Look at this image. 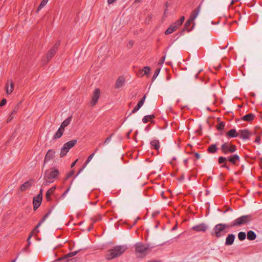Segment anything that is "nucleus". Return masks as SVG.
<instances>
[{"label":"nucleus","instance_id":"obj_45","mask_svg":"<svg viewBox=\"0 0 262 262\" xmlns=\"http://www.w3.org/2000/svg\"><path fill=\"white\" fill-rule=\"evenodd\" d=\"M51 213V211L48 212L47 214L45 215L42 220L40 222H41V224L46 220V219L48 217L49 214Z\"/></svg>","mask_w":262,"mask_h":262},{"label":"nucleus","instance_id":"obj_50","mask_svg":"<svg viewBox=\"0 0 262 262\" xmlns=\"http://www.w3.org/2000/svg\"><path fill=\"white\" fill-rule=\"evenodd\" d=\"M7 103V100L6 99H3L0 103V106H3L5 105Z\"/></svg>","mask_w":262,"mask_h":262},{"label":"nucleus","instance_id":"obj_31","mask_svg":"<svg viewBox=\"0 0 262 262\" xmlns=\"http://www.w3.org/2000/svg\"><path fill=\"white\" fill-rule=\"evenodd\" d=\"M48 0H42L38 7L37 8V11H39L42 8H43L47 4Z\"/></svg>","mask_w":262,"mask_h":262},{"label":"nucleus","instance_id":"obj_55","mask_svg":"<svg viewBox=\"0 0 262 262\" xmlns=\"http://www.w3.org/2000/svg\"><path fill=\"white\" fill-rule=\"evenodd\" d=\"M77 161H78V159H76L75 161H74V162L72 163V164H71V168L75 166V165L76 164V163H77Z\"/></svg>","mask_w":262,"mask_h":262},{"label":"nucleus","instance_id":"obj_57","mask_svg":"<svg viewBox=\"0 0 262 262\" xmlns=\"http://www.w3.org/2000/svg\"><path fill=\"white\" fill-rule=\"evenodd\" d=\"M194 156L197 159H199L200 158V154H199L198 152H195L194 154Z\"/></svg>","mask_w":262,"mask_h":262},{"label":"nucleus","instance_id":"obj_12","mask_svg":"<svg viewBox=\"0 0 262 262\" xmlns=\"http://www.w3.org/2000/svg\"><path fill=\"white\" fill-rule=\"evenodd\" d=\"M14 84L12 80H8L5 85L6 92L7 95L12 94L14 90Z\"/></svg>","mask_w":262,"mask_h":262},{"label":"nucleus","instance_id":"obj_58","mask_svg":"<svg viewBox=\"0 0 262 262\" xmlns=\"http://www.w3.org/2000/svg\"><path fill=\"white\" fill-rule=\"evenodd\" d=\"M168 5V3H166V4H165L166 9H165V11H164V15H166V13L167 11Z\"/></svg>","mask_w":262,"mask_h":262},{"label":"nucleus","instance_id":"obj_47","mask_svg":"<svg viewBox=\"0 0 262 262\" xmlns=\"http://www.w3.org/2000/svg\"><path fill=\"white\" fill-rule=\"evenodd\" d=\"M112 136H113V134H112V135H111L110 137H107V138L105 139V141H104V143H103V144H104V145H105V144H106L108 143L111 141V138H112Z\"/></svg>","mask_w":262,"mask_h":262},{"label":"nucleus","instance_id":"obj_52","mask_svg":"<svg viewBox=\"0 0 262 262\" xmlns=\"http://www.w3.org/2000/svg\"><path fill=\"white\" fill-rule=\"evenodd\" d=\"M13 117H14L13 115H12V114H11V115H10V116L9 117V118L7 119V122H10L12 120Z\"/></svg>","mask_w":262,"mask_h":262},{"label":"nucleus","instance_id":"obj_22","mask_svg":"<svg viewBox=\"0 0 262 262\" xmlns=\"http://www.w3.org/2000/svg\"><path fill=\"white\" fill-rule=\"evenodd\" d=\"M227 136L231 138L237 137L239 136V132L237 133L235 129H231L227 133Z\"/></svg>","mask_w":262,"mask_h":262},{"label":"nucleus","instance_id":"obj_17","mask_svg":"<svg viewBox=\"0 0 262 262\" xmlns=\"http://www.w3.org/2000/svg\"><path fill=\"white\" fill-rule=\"evenodd\" d=\"M179 26H177V25H176V23H174L171 25L170 27L165 31V34L166 35H168L169 34L172 33L174 31H176L177 28H178Z\"/></svg>","mask_w":262,"mask_h":262},{"label":"nucleus","instance_id":"obj_26","mask_svg":"<svg viewBox=\"0 0 262 262\" xmlns=\"http://www.w3.org/2000/svg\"><path fill=\"white\" fill-rule=\"evenodd\" d=\"M31 182L27 181L24 183L20 187V189L21 191H24L29 188L31 186Z\"/></svg>","mask_w":262,"mask_h":262},{"label":"nucleus","instance_id":"obj_32","mask_svg":"<svg viewBox=\"0 0 262 262\" xmlns=\"http://www.w3.org/2000/svg\"><path fill=\"white\" fill-rule=\"evenodd\" d=\"M193 21L191 20L190 19L187 20L185 24L184 30H187L188 31H189L190 29H189V27Z\"/></svg>","mask_w":262,"mask_h":262},{"label":"nucleus","instance_id":"obj_5","mask_svg":"<svg viewBox=\"0 0 262 262\" xmlns=\"http://www.w3.org/2000/svg\"><path fill=\"white\" fill-rule=\"evenodd\" d=\"M77 142V139H74L68 141L64 144L63 147L61 149L60 156V157H63L69 152V150L72 148Z\"/></svg>","mask_w":262,"mask_h":262},{"label":"nucleus","instance_id":"obj_61","mask_svg":"<svg viewBox=\"0 0 262 262\" xmlns=\"http://www.w3.org/2000/svg\"><path fill=\"white\" fill-rule=\"evenodd\" d=\"M222 167H223L226 168H227V169H228V170H229V169H230L229 167L228 166H227V165H226V164H224V165H222Z\"/></svg>","mask_w":262,"mask_h":262},{"label":"nucleus","instance_id":"obj_4","mask_svg":"<svg viewBox=\"0 0 262 262\" xmlns=\"http://www.w3.org/2000/svg\"><path fill=\"white\" fill-rule=\"evenodd\" d=\"M252 220V216L251 215H243L241 217L237 218L234 220L231 223V226H238L244 224L249 223Z\"/></svg>","mask_w":262,"mask_h":262},{"label":"nucleus","instance_id":"obj_56","mask_svg":"<svg viewBox=\"0 0 262 262\" xmlns=\"http://www.w3.org/2000/svg\"><path fill=\"white\" fill-rule=\"evenodd\" d=\"M117 0H107V3L109 5L112 4L114 2H115Z\"/></svg>","mask_w":262,"mask_h":262},{"label":"nucleus","instance_id":"obj_49","mask_svg":"<svg viewBox=\"0 0 262 262\" xmlns=\"http://www.w3.org/2000/svg\"><path fill=\"white\" fill-rule=\"evenodd\" d=\"M34 232L33 231H32L29 235V236L27 239V242H29V244H31V241H30V239L33 234Z\"/></svg>","mask_w":262,"mask_h":262},{"label":"nucleus","instance_id":"obj_21","mask_svg":"<svg viewBox=\"0 0 262 262\" xmlns=\"http://www.w3.org/2000/svg\"><path fill=\"white\" fill-rule=\"evenodd\" d=\"M124 82V78L123 77H119L115 84L116 88L118 89L121 88L123 85Z\"/></svg>","mask_w":262,"mask_h":262},{"label":"nucleus","instance_id":"obj_33","mask_svg":"<svg viewBox=\"0 0 262 262\" xmlns=\"http://www.w3.org/2000/svg\"><path fill=\"white\" fill-rule=\"evenodd\" d=\"M246 235L244 232H240L238 234V238L239 241H244L245 239Z\"/></svg>","mask_w":262,"mask_h":262},{"label":"nucleus","instance_id":"obj_30","mask_svg":"<svg viewBox=\"0 0 262 262\" xmlns=\"http://www.w3.org/2000/svg\"><path fill=\"white\" fill-rule=\"evenodd\" d=\"M43 180L44 181L42 184V187L46 186L49 185L50 184L53 183V181L50 180L49 179H48L47 178H46V177L44 176L43 177Z\"/></svg>","mask_w":262,"mask_h":262},{"label":"nucleus","instance_id":"obj_37","mask_svg":"<svg viewBox=\"0 0 262 262\" xmlns=\"http://www.w3.org/2000/svg\"><path fill=\"white\" fill-rule=\"evenodd\" d=\"M184 20H185V17L183 16L180 18V19L178 20L175 23H176V25H177V26L180 27L183 24Z\"/></svg>","mask_w":262,"mask_h":262},{"label":"nucleus","instance_id":"obj_15","mask_svg":"<svg viewBox=\"0 0 262 262\" xmlns=\"http://www.w3.org/2000/svg\"><path fill=\"white\" fill-rule=\"evenodd\" d=\"M235 239V235L233 234H229L226 238L225 245L230 246L233 244Z\"/></svg>","mask_w":262,"mask_h":262},{"label":"nucleus","instance_id":"obj_18","mask_svg":"<svg viewBox=\"0 0 262 262\" xmlns=\"http://www.w3.org/2000/svg\"><path fill=\"white\" fill-rule=\"evenodd\" d=\"M55 152L54 150L50 149L48 151L47 154L45 156V162H47L52 159L54 155H55Z\"/></svg>","mask_w":262,"mask_h":262},{"label":"nucleus","instance_id":"obj_44","mask_svg":"<svg viewBox=\"0 0 262 262\" xmlns=\"http://www.w3.org/2000/svg\"><path fill=\"white\" fill-rule=\"evenodd\" d=\"M93 221V223L98 222L101 220V217L100 215H98L97 216L93 217L91 219Z\"/></svg>","mask_w":262,"mask_h":262},{"label":"nucleus","instance_id":"obj_46","mask_svg":"<svg viewBox=\"0 0 262 262\" xmlns=\"http://www.w3.org/2000/svg\"><path fill=\"white\" fill-rule=\"evenodd\" d=\"M165 57L166 55H165L164 56L161 58V59L159 61V64L162 65L164 63L165 59Z\"/></svg>","mask_w":262,"mask_h":262},{"label":"nucleus","instance_id":"obj_42","mask_svg":"<svg viewBox=\"0 0 262 262\" xmlns=\"http://www.w3.org/2000/svg\"><path fill=\"white\" fill-rule=\"evenodd\" d=\"M143 71L144 73V75H147L150 73V68L149 67H145L143 69Z\"/></svg>","mask_w":262,"mask_h":262},{"label":"nucleus","instance_id":"obj_40","mask_svg":"<svg viewBox=\"0 0 262 262\" xmlns=\"http://www.w3.org/2000/svg\"><path fill=\"white\" fill-rule=\"evenodd\" d=\"M225 123L221 122L217 125V129L218 130H223L225 127Z\"/></svg>","mask_w":262,"mask_h":262},{"label":"nucleus","instance_id":"obj_3","mask_svg":"<svg viewBox=\"0 0 262 262\" xmlns=\"http://www.w3.org/2000/svg\"><path fill=\"white\" fill-rule=\"evenodd\" d=\"M135 252L138 257H144L147 254L149 246L142 243H137L135 245Z\"/></svg>","mask_w":262,"mask_h":262},{"label":"nucleus","instance_id":"obj_1","mask_svg":"<svg viewBox=\"0 0 262 262\" xmlns=\"http://www.w3.org/2000/svg\"><path fill=\"white\" fill-rule=\"evenodd\" d=\"M127 249L126 245H118L107 251L105 258L107 260H112L120 256Z\"/></svg>","mask_w":262,"mask_h":262},{"label":"nucleus","instance_id":"obj_7","mask_svg":"<svg viewBox=\"0 0 262 262\" xmlns=\"http://www.w3.org/2000/svg\"><path fill=\"white\" fill-rule=\"evenodd\" d=\"M59 173V172L57 169L52 168L50 169L47 170L45 172L44 176L46 178L54 182L55 179L58 176Z\"/></svg>","mask_w":262,"mask_h":262},{"label":"nucleus","instance_id":"obj_64","mask_svg":"<svg viewBox=\"0 0 262 262\" xmlns=\"http://www.w3.org/2000/svg\"><path fill=\"white\" fill-rule=\"evenodd\" d=\"M187 162H188V160L187 159H185L184 160V163H185V165L187 164Z\"/></svg>","mask_w":262,"mask_h":262},{"label":"nucleus","instance_id":"obj_10","mask_svg":"<svg viewBox=\"0 0 262 262\" xmlns=\"http://www.w3.org/2000/svg\"><path fill=\"white\" fill-rule=\"evenodd\" d=\"M100 91L99 89H96L94 90L92 98V100L90 102V104L92 106H94L98 102V100L100 97Z\"/></svg>","mask_w":262,"mask_h":262},{"label":"nucleus","instance_id":"obj_29","mask_svg":"<svg viewBox=\"0 0 262 262\" xmlns=\"http://www.w3.org/2000/svg\"><path fill=\"white\" fill-rule=\"evenodd\" d=\"M154 118H155V116L154 115H147L143 117L142 121L144 123H146L148 121Z\"/></svg>","mask_w":262,"mask_h":262},{"label":"nucleus","instance_id":"obj_48","mask_svg":"<svg viewBox=\"0 0 262 262\" xmlns=\"http://www.w3.org/2000/svg\"><path fill=\"white\" fill-rule=\"evenodd\" d=\"M141 107L140 106H138V105L137 104L135 107L134 108L133 110V111H132V113H135L136 112H137Z\"/></svg>","mask_w":262,"mask_h":262},{"label":"nucleus","instance_id":"obj_39","mask_svg":"<svg viewBox=\"0 0 262 262\" xmlns=\"http://www.w3.org/2000/svg\"><path fill=\"white\" fill-rule=\"evenodd\" d=\"M160 69H157L156 70V71H155L154 74L153 75L152 78V81H154L157 78V77L158 76V75L160 73Z\"/></svg>","mask_w":262,"mask_h":262},{"label":"nucleus","instance_id":"obj_27","mask_svg":"<svg viewBox=\"0 0 262 262\" xmlns=\"http://www.w3.org/2000/svg\"><path fill=\"white\" fill-rule=\"evenodd\" d=\"M150 144L152 147L156 150H158L160 148V143L158 140H155L150 142Z\"/></svg>","mask_w":262,"mask_h":262},{"label":"nucleus","instance_id":"obj_54","mask_svg":"<svg viewBox=\"0 0 262 262\" xmlns=\"http://www.w3.org/2000/svg\"><path fill=\"white\" fill-rule=\"evenodd\" d=\"M85 167H84V165L82 166V167L78 171L77 174H76V176H75L77 177L79 174H80L82 171V170H83V169Z\"/></svg>","mask_w":262,"mask_h":262},{"label":"nucleus","instance_id":"obj_62","mask_svg":"<svg viewBox=\"0 0 262 262\" xmlns=\"http://www.w3.org/2000/svg\"><path fill=\"white\" fill-rule=\"evenodd\" d=\"M70 187H69L68 189L64 192L63 195H66L69 191Z\"/></svg>","mask_w":262,"mask_h":262},{"label":"nucleus","instance_id":"obj_9","mask_svg":"<svg viewBox=\"0 0 262 262\" xmlns=\"http://www.w3.org/2000/svg\"><path fill=\"white\" fill-rule=\"evenodd\" d=\"M43 190L41 189L40 190L39 194L33 198V207L34 209H37L41 204L42 198Z\"/></svg>","mask_w":262,"mask_h":262},{"label":"nucleus","instance_id":"obj_2","mask_svg":"<svg viewBox=\"0 0 262 262\" xmlns=\"http://www.w3.org/2000/svg\"><path fill=\"white\" fill-rule=\"evenodd\" d=\"M232 227L231 224L220 223L216 225L212 230V235L219 238L224 236L228 232V229Z\"/></svg>","mask_w":262,"mask_h":262},{"label":"nucleus","instance_id":"obj_34","mask_svg":"<svg viewBox=\"0 0 262 262\" xmlns=\"http://www.w3.org/2000/svg\"><path fill=\"white\" fill-rule=\"evenodd\" d=\"M257 129H260V132L257 133L258 135L256 136L255 138V142L257 144H259L260 141V135L262 134V129H261L260 128H257Z\"/></svg>","mask_w":262,"mask_h":262},{"label":"nucleus","instance_id":"obj_35","mask_svg":"<svg viewBox=\"0 0 262 262\" xmlns=\"http://www.w3.org/2000/svg\"><path fill=\"white\" fill-rule=\"evenodd\" d=\"M95 155V152L89 156V157L88 158L86 161H85V163L84 164V167H85L87 165V164L91 161V160L93 159Z\"/></svg>","mask_w":262,"mask_h":262},{"label":"nucleus","instance_id":"obj_24","mask_svg":"<svg viewBox=\"0 0 262 262\" xmlns=\"http://www.w3.org/2000/svg\"><path fill=\"white\" fill-rule=\"evenodd\" d=\"M64 132V129H62L61 128L59 127L57 132L55 134V135L53 136L54 139H57L59 138H60L62 135H63V133Z\"/></svg>","mask_w":262,"mask_h":262},{"label":"nucleus","instance_id":"obj_14","mask_svg":"<svg viewBox=\"0 0 262 262\" xmlns=\"http://www.w3.org/2000/svg\"><path fill=\"white\" fill-rule=\"evenodd\" d=\"M227 160L232 163L233 165H237V163L239 161V157L236 155H232L227 157Z\"/></svg>","mask_w":262,"mask_h":262},{"label":"nucleus","instance_id":"obj_41","mask_svg":"<svg viewBox=\"0 0 262 262\" xmlns=\"http://www.w3.org/2000/svg\"><path fill=\"white\" fill-rule=\"evenodd\" d=\"M145 98H146V95H144L143 96V97L138 102V106H140V107H141L142 106V105L144 104Z\"/></svg>","mask_w":262,"mask_h":262},{"label":"nucleus","instance_id":"obj_11","mask_svg":"<svg viewBox=\"0 0 262 262\" xmlns=\"http://www.w3.org/2000/svg\"><path fill=\"white\" fill-rule=\"evenodd\" d=\"M239 135L240 138L243 140L249 139L251 134L247 129H244L239 130Z\"/></svg>","mask_w":262,"mask_h":262},{"label":"nucleus","instance_id":"obj_23","mask_svg":"<svg viewBox=\"0 0 262 262\" xmlns=\"http://www.w3.org/2000/svg\"><path fill=\"white\" fill-rule=\"evenodd\" d=\"M71 120V117L67 118L65 120H64L62 122L60 127L64 130V128L70 123Z\"/></svg>","mask_w":262,"mask_h":262},{"label":"nucleus","instance_id":"obj_25","mask_svg":"<svg viewBox=\"0 0 262 262\" xmlns=\"http://www.w3.org/2000/svg\"><path fill=\"white\" fill-rule=\"evenodd\" d=\"M256 237V235L253 231H249L247 232V238L250 241L254 240Z\"/></svg>","mask_w":262,"mask_h":262},{"label":"nucleus","instance_id":"obj_43","mask_svg":"<svg viewBox=\"0 0 262 262\" xmlns=\"http://www.w3.org/2000/svg\"><path fill=\"white\" fill-rule=\"evenodd\" d=\"M41 224V222H39L37 224V225L35 226V227L33 229L32 231L34 233H38L39 232V230L38 229V228L40 226Z\"/></svg>","mask_w":262,"mask_h":262},{"label":"nucleus","instance_id":"obj_53","mask_svg":"<svg viewBox=\"0 0 262 262\" xmlns=\"http://www.w3.org/2000/svg\"><path fill=\"white\" fill-rule=\"evenodd\" d=\"M27 243V245L23 250L24 251H27L29 246L30 245V244H29V242Z\"/></svg>","mask_w":262,"mask_h":262},{"label":"nucleus","instance_id":"obj_38","mask_svg":"<svg viewBox=\"0 0 262 262\" xmlns=\"http://www.w3.org/2000/svg\"><path fill=\"white\" fill-rule=\"evenodd\" d=\"M227 161V158L223 157H220L219 158V163L220 164H222L224 163H225L226 164V161Z\"/></svg>","mask_w":262,"mask_h":262},{"label":"nucleus","instance_id":"obj_6","mask_svg":"<svg viewBox=\"0 0 262 262\" xmlns=\"http://www.w3.org/2000/svg\"><path fill=\"white\" fill-rule=\"evenodd\" d=\"M221 149L225 155L233 153L236 150V146L229 142H225L221 145Z\"/></svg>","mask_w":262,"mask_h":262},{"label":"nucleus","instance_id":"obj_28","mask_svg":"<svg viewBox=\"0 0 262 262\" xmlns=\"http://www.w3.org/2000/svg\"><path fill=\"white\" fill-rule=\"evenodd\" d=\"M216 144H212L208 147V151L212 154L215 153L217 151Z\"/></svg>","mask_w":262,"mask_h":262},{"label":"nucleus","instance_id":"obj_36","mask_svg":"<svg viewBox=\"0 0 262 262\" xmlns=\"http://www.w3.org/2000/svg\"><path fill=\"white\" fill-rule=\"evenodd\" d=\"M78 251H75L69 253L68 254L65 255V258H67L69 257H73L76 255L78 253Z\"/></svg>","mask_w":262,"mask_h":262},{"label":"nucleus","instance_id":"obj_16","mask_svg":"<svg viewBox=\"0 0 262 262\" xmlns=\"http://www.w3.org/2000/svg\"><path fill=\"white\" fill-rule=\"evenodd\" d=\"M56 189V186H54L51 187V188H50L47 191V192H46V199L47 201L50 202L52 200L51 195L54 192Z\"/></svg>","mask_w":262,"mask_h":262},{"label":"nucleus","instance_id":"obj_13","mask_svg":"<svg viewBox=\"0 0 262 262\" xmlns=\"http://www.w3.org/2000/svg\"><path fill=\"white\" fill-rule=\"evenodd\" d=\"M208 227L205 223H201L199 225H196L192 227V230L196 232H205L207 229Z\"/></svg>","mask_w":262,"mask_h":262},{"label":"nucleus","instance_id":"obj_20","mask_svg":"<svg viewBox=\"0 0 262 262\" xmlns=\"http://www.w3.org/2000/svg\"><path fill=\"white\" fill-rule=\"evenodd\" d=\"M201 11V5H199L196 9H195L193 12L191 13L189 19L191 20L194 21V20L198 16L200 12Z\"/></svg>","mask_w":262,"mask_h":262},{"label":"nucleus","instance_id":"obj_59","mask_svg":"<svg viewBox=\"0 0 262 262\" xmlns=\"http://www.w3.org/2000/svg\"><path fill=\"white\" fill-rule=\"evenodd\" d=\"M17 108L16 107H15L11 114H12V115H14V114H16L17 113Z\"/></svg>","mask_w":262,"mask_h":262},{"label":"nucleus","instance_id":"obj_19","mask_svg":"<svg viewBox=\"0 0 262 262\" xmlns=\"http://www.w3.org/2000/svg\"><path fill=\"white\" fill-rule=\"evenodd\" d=\"M255 116L253 113H250L244 116L242 118V120L245 121L250 122L252 121L255 118Z\"/></svg>","mask_w":262,"mask_h":262},{"label":"nucleus","instance_id":"obj_8","mask_svg":"<svg viewBox=\"0 0 262 262\" xmlns=\"http://www.w3.org/2000/svg\"><path fill=\"white\" fill-rule=\"evenodd\" d=\"M60 45V41H57L54 46L52 48V49L49 51V52L47 53V56L46 57V61L45 62V63H47L54 55V54L56 53L58 47Z\"/></svg>","mask_w":262,"mask_h":262},{"label":"nucleus","instance_id":"obj_60","mask_svg":"<svg viewBox=\"0 0 262 262\" xmlns=\"http://www.w3.org/2000/svg\"><path fill=\"white\" fill-rule=\"evenodd\" d=\"M66 258H65V256L63 257H61V258H58L56 261H59L60 260H61L62 259H66Z\"/></svg>","mask_w":262,"mask_h":262},{"label":"nucleus","instance_id":"obj_51","mask_svg":"<svg viewBox=\"0 0 262 262\" xmlns=\"http://www.w3.org/2000/svg\"><path fill=\"white\" fill-rule=\"evenodd\" d=\"M74 171H71L70 172H69L68 173V174H67V179H68L70 177H72L73 174H74Z\"/></svg>","mask_w":262,"mask_h":262},{"label":"nucleus","instance_id":"obj_63","mask_svg":"<svg viewBox=\"0 0 262 262\" xmlns=\"http://www.w3.org/2000/svg\"><path fill=\"white\" fill-rule=\"evenodd\" d=\"M132 131V130H130V131H129V132L127 134V138H129V135H130V134L131 133Z\"/></svg>","mask_w":262,"mask_h":262}]
</instances>
